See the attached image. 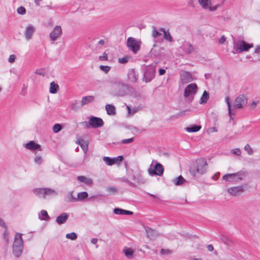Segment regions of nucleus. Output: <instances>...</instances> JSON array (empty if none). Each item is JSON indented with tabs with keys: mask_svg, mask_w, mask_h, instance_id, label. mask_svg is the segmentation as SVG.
<instances>
[{
	"mask_svg": "<svg viewBox=\"0 0 260 260\" xmlns=\"http://www.w3.org/2000/svg\"><path fill=\"white\" fill-rule=\"evenodd\" d=\"M207 161L204 158L197 159L190 167L189 172L194 177L199 176L206 172Z\"/></svg>",
	"mask_w": 260,
	"mask_h": 260,
	"instance_id": "1",
	"label": "nucleus"
},
{
	"mask_svg": "<svg viewBox=\"0 0 260 260\" xmlns=\"http://www.w3.org/2000/svg\"><path fill=\"white\" fill-rule=\"evenodd\" d=\"M185 112L186 111L180 112L179 113H178L176 115L173 116L172 117L179 118L182 116H184L185 114Z\"/></svg>",
	"mask_w": 260,
	"mask_h": 260,
	"instance_id": "55",
	"label": "nucleus"
},
{
	"mask_svg": "<svg viewBox=\"0 0 260 260\" xmlns=\"http://www.w3.org/2000/svg\"><path fill=\"white\" fill-rule=\"evenodd\" d=\"M94 100V97L92 95H88L84 96L82 98L81 105V106H83L86 104H88L92 102H93Z\"/></svg>",
	"mask_w": 260,
	"mask_h": 260,
	"instance_id": "20",
	"label": "nucleus"
},
{
	"mask_svg": "<svg viewBox=\"0 0 260 260\" xmlns=\"http://www.w3.org/2000/svg\"><path fill=\"white\" fill-rule=\"evenodd\" d=\"M218 131L217 128L215 127H212L208 129V133H211L213 132H217Z\"/></svg>",
	"mask_w": 260,
	"mask_h": 260,
	"instance_id": "56",
	"label": "nucleus"
},
{
	"mask_svg": "<svg viewBox=\"0 0 260 260\" xmlns=\"http://www.w3.org/2000/svg\"><path fill=\"white\" fill-rule=\"evenodd\" d=\"M32 34H25L24 37L26 40H29L32 38Z\"/></svg>",
	"mask_w": 260,
	"mask_h": 260,
	"instance_id": "60",
	"label": "nucleus"
},
{
	"mask_svg": "<svg viewBox=\"0 0 260 260\" xmlns=\"http://www.w3.org/2000/svg\"><path fill=\"white\" fill-rule=\"evenodd\" d=\"M80 146L83 149L84 152L86 153L88 150V144L86 142H82V144H80Z\"/></svg>",
	"mask_w": 260,
	"mask_h": 260,
	"instance_id": "43",
	"label": "nucleus"
},
{
	"mask_svg": "<svg viewBox=\"0 0 260 260\" xmlns=\"http://www.w3.org/2000/svg\"><path fill=\"white\" fill-rule=\"evenodd\" d=\"M253 47V44H249L243 40H239L234 42V51L233 52L236 53L237 52H242L247 51L251 48Z\"/></svg>",
	"mask_w": 260,
	"mask_h": 260,
	"instance_id": "5",
	"label": "nucleus"
},
{
	"mask_svg": "<svg viewBox=\"0 0 260 260\" xmlns=\"http://www.w3.org/2000/svg\"><path fill=\"white\" fill-rule=\"evenodd\" d=\"M162 34H153V37L154 39L159 38L160 37H162ZM163 38L166 40L172 41V38L171 36V34H163Z\"/></svg>",
	"mask_w": 260,
	"mask_h": 260,
	"instance_id": "24",
	"label": "nucleus"
},
{
	"mask_svg": "<svg viewBox=\"0 0 260 260\" xmlns=\"http://www.w3.org/2000/svg\"><path fill=\"white\" fill-rule=\"evenodd\" d=\"M35 162L38 165H40L42 162V157L38 155L36 156L34 159Z\"/></svg>",
	"mask_w": 260,
	"mask_h": 260,
	"instance_id": "47",
	"label": "nucleus"
},
{
	"mask_svg": "<svg viewBox=\"0 0 260 260\" xmlns=\"http://www.w3.org/2000/svg\"><path fill=\"white\" fill-rule=\"evenodd\" d=\"M107 191L110 193H114L116 192L117 189L113 186L109 187L107 188Z\"/></svg>",
	"mask_w": 260,
	"mask_h": 260,
	"instance_id": "52",
	"label": "nucleus"
},
{
	"mask_svg": "<svg viewBox=\"0 0 260 260\" xmlns=\"http://www.w3.org/2000/svg\"><path fill=\"white\" fill-rule=\"evenodd\" d=\"M113 89L111 93L113 96H123L127 94L128 86L120 81L115 79L113 82Z\"/></svg>",
	"mask_w": 260,
	"mask_h": 260,
	"instance_id": "2",
	"label": "nucleus"
},
{
	"mask_svg": "<svg viewBox=\"0 0 260 260\" xmlns=\"http://www.w3.org/2000/svg\"><path fill=\"white\" fill-rule=\"evenodd\" d=\"M25 147L31 151H35L37 150L42 151L41 145L36 143L34 141H30L28 143L25 144Z\"/></svg>",
	"mask_w": 260,
	"mask_h": 260,
	"instance_id": "15",
	"label": "nucleus"
},
{
	"mask_svg": "<svg viewBox=\"0 0 260 260\" xmlns=\"http://www.w3.org/2000/svg\"><path fill=\"white\" fill-rule=\"evenodd\" d=\"M39 218L41 220H49L50 217L46 210H42L39 215Z\"/></svg>",
	"mask_w": 260,
	"mask_h": 260,
	"instance_id": "26",
	"label": "nucleus"
},
{
	"mask_svg": "<svg viewBox=\"0 0 260 260\" xmlns=\"http://www.w3.org/2000/svg\"><path fill=\"white\" fill-rule=\"evenodd\" d=\"M35 73L37 74H38L39 75H42V76H44L45 74V73H44V71H43V70H37L35 72Z\"/></svg>",
	"mask_w": 260,
	"mask_h": 260,
	"instance_id": "62",
	"label": "nucleus"
},
{
	"mask_svg": "<svg viewBox=\"0 0 260 260\" xmlns=\"http://www.w3.org/2000/svg\"><path fill=\"white\" fill-rule=\"evenodd\" d=\"M127 77L128 80L130 82L135 83L137 81L138 75L134 69H131L128 71Z\"/></svg>",
	"mask_w": 260,
	"mask_h": 260,
	"instance_id": "16",
	"label": "nucleus"
},
{
	"mask_svg": "<svg viewBox=\"0 0 260 260\" xmlns=\"http://www.w3.org/2000/svg\"><path fill=\"white\" fill-rule=\"evenodd\" d=\"M57 192L51 188H44V198L47 196H56Z\"/></svg>",
	"mask_w": 260,
	"mask_h": 260,
	"instance_id": "21",
	"label": "nucleus"
},
{
	"mask_svg": "<svg viewBox=\"0 0 260 260\" xmlns=\"http://www.w3.org/2000/svg\"><path fill=\"white\" fill-rule=\"evenodd\" d=\"M201 128V126L199 125H193L190 127H187L185 129L189 133H195L200 131Z\"/></svg>",
	"mask_w": 260,
	"mask_h": 260,
	"instance_id": "27",
	"label": "nucleus"
},
{
	"mask_svg": "<svg viewBox=\"0 0 260 260\" xmlns=\"http://www.w3.org/2000/svg\"><path fill=\"white\" fill-rule=\"evenodd\" d=\"M114 212L116 214L118 215H132L133 212L131 211L125 210L120 208H115L114 210Z\"/></svg>",
	"mask_w": 260,
	"mask_h": 260,
	"instance_id": "22",
	"label": "nucleus"
},
{
	"mask_svg": "<svg viewBox=\"0 0 260 260\" xmlns=\"http://www.w3.org/2000/svg\"><path fill=\"white\" fill-rule=\"evenodd\" d=\"M232 153L239 156L241 155V150L239 148H235L232 150Z\"/></svg>",
	"mask_w": 260,
	"mask_h": 260,
	"instance_id": "49",
	"label": "nucleus"
},
{
	"mask_svg": "<svg viewBox=\"0 0 260 260\" xmlns=\"http://www.w3.org/2000/svg\"><path fill=\"white\" fill-rule=\"evenodd\" d=\"M103 161L108 166H112L115 164L114 158H110L108 156H104L103 158Z\"/></svg>",
	"mask_w": 260,
	"mask_h": 260,
	"instance_id": "30",
	"label": "nucleus"
},
{
	"mask_svg": "<svg viewBox=\"0 0 260 260\" xmlns=\"http://www.w3.org/2000/svg\"><path fill=\"white\" fill-rule=\"evenodd\" d=\"M0 226L4 228H7L5 221L1 218H0Z\"/></svg>",
	"mask_w": 260,
	"mask_h": 260,
	"instance_id": "58",
	"label": "nucleus"
},
{
	"mask_svg": "<svg viewBox=\"0 0 260 260\" xmlns=\"http://www.w3.org/2000/svg\"><path fill=\"white\" fill-rule=\"evenodd\" d=\"M172 253V250L169 249L162 248L160 250V254L161 255H167Z\"/></svg>",
	"mask_w": 260,
	"mask_h": 260,
	"instance_id": "37",
	"label": "nucleus"
},
{
	"mask_svg": "<svg viewBox=\"0 0 260 260\" xmlns=\"http://www.w3.org/2000/svg\"><path fill=\"white\" fill-rule=\"evenodd\" d=\"M229 97L228 96H226L225 98V102L228 105V111H229V115H230L231 118L232 119V115L233 114L234 115V114H232V111H231V104H230V101H229Z\"/></svg>",
	"mask_w": 260,
	"mask_h": 260,
	"instance_id": "35",
	"label": "nucleus"
},
{
	"mask_svg": "<svg viewBox=\"0 0 260 260\" xmlns=\"http://www.w3.org/2000/svg\"><path fill=\"white\" fill-rule=\"evenodd\" d=\"M66 237L71 240H75L77 238V235L75 232H72L66 234Z\"/></svg>",
	"mask_w": 260,
	"mask_h": 260,
	"instance_id": "36",
	"label": "nucleus"
},
{
	"mask_svg": "<svg viewBox=\"0 0 260 260\" xmlns=\"http://www.w3.org/2000/svg\"><path fill=\"white\" fill-rule=\"evenodd\" d=\"M134 141V138H129L127 139H123L121 141V143L122 144H126V143H132Z\"/></svg>",
	"mask_w": 260,
	"mask_h": 260,
	"instance_id": "51",
	"label": "nucleus"
},
{
	"mask_svg": "<svg viewBox=\"0 0 260 260\" xmlns=\"http://www.w3.org/2000/svg\"><path fill=\"white\" fill-rule=\"evenodd\" d=\"M77 179L79 181L84 183L88 185H91L93 183V181L91 179L87 178L84 176H79L77 177Z\"/></svg>",
	"mask_w": 260,
	"mask_h": 260,
	"instance_id": "18",
	"label": "nucleus"
},
{
	"mask_svg": "<svg viewBox=\"0 0 260 260\" xmlns=\"http://www.w3.org/2000/svg\"><path fill=\"white\" fill-rule=\"evenodd\" d=\"M105 108L107 114L109 115H114L116 114L115 108L113 105L107 104L106 105Z\"/></svg>",
	"mask_w": 260,
	"mask_h": 260,
	"instance_id": "25",
	"label": "nucleus"
},
{
	"mask_svg": "<svg viewBox=\"0 0 260 260\" xmlns=\"http://www.w3.org/2000/svg\"><path fill=\"white\" fill-rule=\"evenodd\" d=\"M248 175L246 171L241 170L235 173H228L224 175L222 179L230 182H238L243 180Z\"/></svg>",
	"mask_w": 260,
	"mask_h": 260,
	"instance_id": "3",
	"label": "nucleus"
},
{
	"mask_svg": "<svg viewBox=\"0 0 260 260\" xmlns=\"http://www.w3.org/2000/svg\"><path fill=\"white\" fill-rule=\"evenodd\" d=\"M200 5L203 8L209 9L210 11H214L217 9V6L211 7V0H198Z\"/></svg>",
	"mask_w": 260,
	"mask_h": 260,
	"instance_id": "13",
	"label": "nucleus"
},
{
	"mask_svg": "<svg viewBox=\"0 0 260 260\" xmlns=\"http://www.w3.org/2000/svg\"><path fill=\"white\" fill-rule=\"evenodd\" d=\"M88 193L86 191H83L78 193V200H83L86 199L88 197Z\"/></svg>",
	"mask_w": 260,
	"mask_h": 260,
	"instance_id": "34",
	"label": "nucleus"
},
{
	"mask_svg": "<svg viewBox=\"0 0 260 260\" xmlns=\"http://www.w3.org/2000/svg\"><path fill=\"white\" fill-rule=\"evenodd\" d=\"M83 123L85 124V126L87 128H89V126H90L93 128L101 127L103 126L104 124L102 119L93 116H91L89 118L88 122L84 121Z\"/></svg>",
	"mask_w": 260,
	"mask_h": 260,
	"instance_id": "6",
	"label": "nucleus"
},
{
	"mask_svg": "<svg viewBox=\"0 0 260 260\" xmlns=\"http://www.w3.org/2000/svg\"><path fill=\"white\" fill-rule=\"evenodd\" d=\"M244 189L242 186H237L228 189V192L232 196H236L243 192Z\"/></svg>",
	"mask_w": 260,
	"mask_h": 260,
	"instance_id": "14",
	"label": "nucleus"
},
{
	"mask_svg": "<svg viewBox=\"0 0 260 260\" xmlns=\"http://www.w3.org/2000/svg\"><path fill=\"white\" fill-rule=\"evenodd\" d=\"M209 99V93L208 92L205 90L203 93V95L201 98V104H205L207 103L208 100Z\"/></svg>",
	"mask_w": 260,
	"mask_h": 260,
	"instance_id": "33",
	"label": "nucleus"
},
{
	"mask_svg": "<svg viewBox=\"0 0 260 260\" xmlns=\"http://www.w3.org/2000/svg\"><path fill=\"white\" fill-rule=\"evenodd\" d=\"M61 34H50V38L51 41L54 42L57 40Z\"/></svg>",
	"mask_w": 260,
	"mask_h": 260,
	"instance_id": "39",
	"label": "nucleus"
},
{
	"mask_svg": "<svg viewBox=\"0 0 260 260\" xmlns=\"http://www.w3.org/2000/svg\"><path fill=\"white\" fill-rule=\"evenodd\" d=\"M220 176V173L219 172H217L216 173H215L213 176H212V179L215 180H216Z\"/></svg>",
	"mask_w": 260,
	"mask_h": 260,
	"instance_id": "61",
	"label": "nucleus"
},
{
	"mask_svg": "<svg viewBox=\"0 0 260 260\" xmlns=\"http://www.w3.org/2000/svg\"><path fill=\"white\" fill-rule=\"evenodd\" d=\"M180 81L182 84H186L192 81L193 78L191 74L186 71H182L180 74Z\"/></svg>",
	"mask_w": 260,
	"mask_h": 260,
	"instance_id": "12",
	"label": "nucleus"
},
{
	"mask_svg": "<svg viewBox=\"0 0 260 260\" xmlns=\"http://www.w3.org/2000/svg\"><path fill=\"white\" fill-rule=\"evenodd\" d=\"M53 32H61V28L60 26H56Z\"/></svg>",
	"mask_w": 260,
	"mask_h": 260,
	"instance_id": "57",
	"label": "nucleus"
},
{
	"mask_svg": "<svg viewBox=\"0 0 260 260\" xmlns=\"http://www.w3.org/2000/svg\"><path fill=\"white\" fill-rule=\"evenodd\" d=\"M185 50L187 54H190L194 51V48L192 45L189 44Z\"/></svg>",
	"mask_w": 260,
	"mask_h": 260,
	"instance_id": "45",
	"label": "nucleus"
},
{
	"mask_svg": "<svg viewBox=\"0 0 260 260\" xmlns=\"http://www.w3.org/2000/svg\"><path fill=\"white\" fill-rule=\"evenodd\" d=\"M59 86L57 84H55L54 82L50 83V92L51 93H56L57 92Z\"/></svg>",
	"mask_w": 260,
	"mask_h": 260,
	"instance_id": "31",
	"label": "nucleus"
},
{
	"mask_svg": "<svg viewBox=\"0 0 260 260\" xmlns=\"http://www.w3.org/2000/svg\"><path fill=\"white\" fill-rule=\"evenodd\" d=\"M74 191L69 192L65 197L64 201L68 202H75L78 201V199L73 196Z\"/></svg>",
	"mask_w": 260,
	"mask_h": 260,
	"instance_id": "19",
	"label": "nucleus"
},
{
	"mask_svg": "<svg viewBox=\"0 0 260 260\" xmlns=\"http://www.w3.org/2000/svg\"><path fill=\"white\" fill-rule=\"evenodd\" d=\"M254 53L260 54V45L256 46L254 50Z\"/></svg>",
	"mask_w": 260,
	"mask_h": 260,
	"instance_id": "63",
	"label": "nucleus"
},
{
	"mask_svg": "<svg viewBox=\"0 0 260 260\" xmlns=\"http://www.w3.org/2000/svg\"><path fill=\"white\" fill-rule=\"evenodd\" d=\"M61 125L60 124L56 123L53 126V131L55 133H57L61 131Z\"/></svg>",
	"mask_w": 260,
	"mask_h": 260,
	"instance_id": "38",
	"label": "nucleus"
},
{
	"mask_svg": "<svg viewBox=\"0 0 260 260\" xmlns=\"http://www.w3.org/2000/svg\"><path fill=\"white\" fill-rule=\"evenodd\" d=\"M123 252H124L125 256L127 258H132L134 256V250L131 248H127L126 247H124L123 249Z\"/></svg>",
	"mask_w": 260,
	"mask_h": 260,
	"instance_id": "23",
	"label": "nucleus"
},
{
	"mask_svg": "<svg viewBox=\"0 0 260 260\" xmlns=\"http://www.w3.org/2000/svg\"><path fill=\"white\" fill-rule=\"evenodd\" d=\"M141 41L133 37H129L127 40V46L134 53L136 54L140 49Z\"/></svg>",
	"mask_w": 260,
	"mask_h": 260,
	"instance_id": "7",
	"label": "nucleus"
},
{
	"mask_svg": "<svg viewBox=\"0 0 260 260\" xmlns=\"http://www.w3.org/2000/svg\"><path fill=\"white\" fill-rule=\"evenodd\" d=\"M153 162L154 160L152 161L150 168L148 169V171L149 174L151 176H162L164 170L162 165L158 162H156L155 166H153Z\"/></svg>",
	"mask_w": 260,
	"mask_h": 260,
	"instance_id": "9",
	"label": "nucleus"
},
{
	"mask_svg": "<svg viewBox=\"0 0 260 260\" xmlns=\"http://www.w3.org/2000/svg\"><path fill=\"white\" fill-rule=\"evenodd\" d=\"M147 236L148 238H151L154 237L156 236V232L155 231L149 228H146L145 229Z\"/></svg>",
	"mask_w": 260,
	"mask_h": 260,
	"instance_id": "32",
	"label": "nucleus"
},
{
	"mask_svg": "<svg viewBox=\"0 0 260 260\" xmlns=\"http://www.w3.org/2000/svg\"><path fill=\"white\" fill-rule=\"evenodd\" d=\"M23 249V241L22 238V234L17 233L15 235L14 241L12 246V251L16 257L20 256Z\"/></svg>",
	"mask_w": 260,
	"mask_h": 260,
	"instance_id": "4",
	"label": "nucleus"
},
{
	"mask_svg": "<svg viewBox=\"0 0 260 260\" xmlns=\"http://www.w3.org/2000/svg\"><path fill=\"white\" fill-rule=\"evenodd\" d=\"M78 108L77 102H73L71 105V108L73 110H76Z\"/></svg>",
	"mask_w": 260,
	"mask_h": 260,
	"instance_id": "50",
	"label": "nucleus"
},
{
	"mask_svg": "<svg viewBox=\"0 0 260 260\" xmlns=\"http://www.w3.org/2000/svg\"><path fill=\"white\" fill-rule=\"evenodd\" d=\"M123 156H118L116 157H114V161H115V164L118 163L119 162H121L123 160Z\"/></svg>",
	"mask_w": 260,
	"mask_h": 260,
	"instance_id": "54",
	"label": "nucleus"
},
{
	"mask_svg": "<svg viewBox=\"0 0 260 260\" xmlns=\"http://www.w3.org/2000/svg\"><path fill=\"white\" fill-rule=\"evenodd\" d=\"M100 69L105 73H108L110 70V67L107 66L101 65L100 66Z\"/></svg>",
	"mask_w": 260,
	"mask_h": 260,
	"instance_id": "40",
	"label": "nucleus"
},
{
	"mask_svg": "<svg viewBox=\"0 0 260 260\" xmlns=\"http://www.w3.org/2000/svg\"><path fill=\"white\" fill-rule=\"evenodd\" d=\"M35 30V28L32 25H29L26 27L25 32H33Z\"/></svg>",
	"mask_w": 260,
	"mask_h": 260,
	"instance_id": "46",
	"label": "nucleus"
},
{
	"mask_svg": "<svg viewBox=\"0 0 260 260\" xmlns=\"http://www.w3.org/2000/svg\"><path fill=\"white\" fill-rule=\"evenodd\" d=\"M226 40V38L224 36H222L220 38V39L219 40V43L220 44H223Z\"/></svg>",
	"mask_w": 260,
	"mask_h": 260,
	"instance_id": "59",
	"label": "nucleus"
},
{
	"mask_svg": "<svg viewBox=\"0 0 260 260\" xmlns=\"http://www.w3.org/2000/svg\"><path fill=\"white\" fill-rule=\"evenodd\" d=\"M17 11L18 14L23 15L26 13L25 8L24 7L20 6L17 8Z\"/></svg>",
	"mask_w": 260,
	"mask_h": 260,
	"instance_id": "44",
	"label": "nucleus"
},
{
	"mask_svg": "<svg viewBox=\"0 0 260 260\" xmlns=\"http://www.w3.org/2000/svg\"><path fill=\"white\" fill-rule=\"evenodd\" d=\"M33 192L37 196L44 198V188H35Z\"/></svg>",
	"mask_w": 260,
	"mask_h": 260,
	"instance_id": "28",
	"label": "nucleus"
},
{
	"mask_svg": "<svg viewBox=\"0 0 260 260\" xmlns=\"http://www.w3.org/2000/svg\"><path fill=\"white\" fill-rule=\"evenodd\" d=\"M198 90V86L195 83H191L188 85L184 89V96L188 98V100L191 101L193 100L194 95Z\"/></svg>",
	"mask_w": 260,
	"mask_h": 260,
	"instance_id": "8",
	"label": "nucleus"
},
{
	"mask_svg": "<svg viewBox=\"0 0 260 260\" xmlns=\"http://www.w3.org/2000/svg\"><path fill=\"white\" fill-rule=\"evenodd\" d=\"M99 59L101 61L107 60L108 55L107 53L104 52L102 55L99 56Z\"/></svg>",
	"mask_w": 260,
	"mask_h": 260,
	"instance_id": "48",
	"label": "nucleus"
},
{
	"mask_svg": "<svg viewBox=\"0 0 260 260\" xmlns=\"http://www.w3.org/2000/svg\"><path fill=\"white\" fill-rule=\"evenodd\" d=\"M69 215L67 213H62L58 216L56 218V222L58 224L64 223L68 220Z\"/></svg>",
	"mask_w": 260,
	"mask_h": 260,
	"instance_id": "17",
	"label": "nucleus"
},
{
	"mask_svg": "<svg viewBox=\"0 0 260 260\" xmlns=\"http://www.w3.org/2000/svg\"><path fill=\"white\" fill-rule=\"evenodd\" d=\"M244 150L246 151L248 154L252 155L253 154V150L249 144H246L244 147Z\"/></svg>",
	"mask_w": 260,
	"mask_h": 260,
	"instance_id": "41",
	"label": "nucleus"
},
{
	"mask_svg": "<svg viewBox=\"0 0 260 260\" xmlns=\"http://www.w3.org/2000/svg\"><path fill=\"white\" fill-rule=\"evenodd\" d=\"M155 65L151 64L146 67L145 72L144 74L143 79L148 83L150 82L155 76Z\"/></svg>",
	"mask_w": 260,
	"mask_h": 260,
	"instance_id": "10",
	"label": "nucleus"
},
{
	"mask_svg": "<svg viewBox=\"0 0 260 260\" xmlns=\"http://www.w3.org/2000/svg\"><path fill=\"white\" fill-rule=\"evenodd\" d=\"M185 181L184 178L180 175L179 177L173 180L174 184L176 185H181Z\"/></svg>",
	"mask_w": 260,
	"mask_h": 260,
	"instance_id": "29",
	"label": "nucleus"
},
{
	"mask_svg": "<svg viewBox=\"0 0 260 260\" xmlns=\"http://www.w3.org/2000/svg\"><path fill=\"white\" fill-rule=\"evenodd\" d=\"M247 103V99L244 94L238 96L235 100L233 107L236 109H242Z\"/></svg>",
	"mask_w": 260,
	"mask_h": 260,
	"instance_id": "11",
	"label": "nucleus"
},
{
	"mask_svg": "<svg viewBox=\"0 0 260 260\" xmlns=\"http://www.w3.org/2000/svg\"><path fill=\"white\" fill-rule=\"evenodd\" d=\"M129 59H130V57L128 56H126L124 57L119 58L118 61L120 63H125L128 62V61Z\"/></svg>",
	"mask_w": 260,
	"mask_h": 260,
	"instance_id": "42",
	"label": "nucleus"
},
{
	"mask_svg": "<svg viewBox=\"0 0 260 260\" xmlns=\"http://www.w3.org/2000/svg\"><path fill=\"white\" fill-rule=\"evenodd\" d=\"M16 59V55L12 54L10 55L9 58H8V61L10 63H13L14 62Z\"/></svg>",
	"mask_w": 260,
	"mask_h": 260,
	"instance_id": "53",
	"label": "nucleus"
},
{
	"mask_svg": "<svg viewBox=\"0 0 260 260\" xmlns=\"http://www.w3.org/2000/svg\"><path fill=\"white\" fill-rule=\"evenodd\" d=\"M107 42V39L100 40L98 42V44H100V45H103Z\"/></svg>",
	"mask_w": 260,
	"mask_h": 260,
	"instance_id": "64",
	"label": "nucleus"
}]
</instances>
